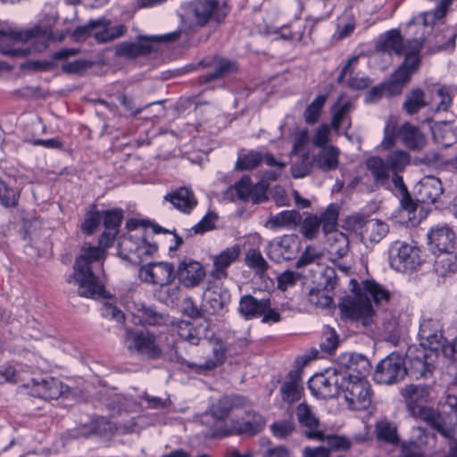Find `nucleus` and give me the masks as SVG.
<instances>
[{"label": "nucleus", "instance_id": "40", "mask_svg": "<svg viewBox=\"0 0 457 457\" xmlns=\"http://www.w3.org/2000/svg\"><path fill=\"white\" fill-rule=\"evenodd\" d=\"M137 315L140 322L148 326H166L170 323V316L159 312L153 306L140 303L137 307Z\"/></svg>", "mask_w": 457, "mask_h": 457}, {"label": "nucleus", "instance_id": "64", "mask_svg": "<svg viewBox=\"0 0 457 457\" xmlns=\"http://www.w3.org/2000/svg\"><path fill=\"white\" fill-rule=\"evenodd\" d=\"M0 201L5 207H14L18 204L17 192L14 189L6 187L5 184L2 182Z\"/></svg>", "mask_w": 457, "mask_h": 457}, {"label": "nucleus", "instance_id": "14", "mask_svg": "<svg viewBox=\"0 0 457 457\" xmlns=\"http://www.w3.org/2000/svg\"><path fill=\"white\" fill-rule=\"evenodd\" d=\"M110 21L104 18L91 20L84 26L78 27L73 35L77 39H82L90 36L94 29L100 28L102 29L94 34L96 40L99 43H106L124 35L127 30L124 25L110 27Z\"/></svg>", "mask_w": 457, "mask_h": 457}, {"label": "nucleus", "instance_id": "6", "mask_svg": "<svg viewBox=\"0 0 457 457\" xmlns=\"http://www.w3.org/2000/svg\"><path fill=\"white\" fill-rule=\"evenodd\" d=\"M228 12L220 0H194L187 8V18L195 25L204 27L209 22L220 24Z\"/></svg>", "mask_w": 457, "mask_h": 457}, {"label": "nucleus", "instance_id": "13", "mask_svg": "<svg viewBox=\"0 0 457 457\" xmlns=\"http://www.w3.org/2000/svg\"><path fill=\"white\" fill-rule=\"evenodd\" d=\"M348 222L353 229L359 231L364 244H378L389 232V226L385 221L378 219H367L361 214L351 216Z\"/></svg>", "mask_w": 457, "mask_h": 457}, {"label": "nucleus", "instance_id": "34", "mask_svg": "<svg viewBox=\"0 0 457 457\" xmlns=\"http://www.w3.org/2000/svg\"><path fill=\"white\" fill-rule=\"evenodd\" d=\"M403 144L411 150H420L426 145V138L418 127L409 122L403 124L397 131Z\"/></svg>", "mask_w": 457, "mask_h": 457}, {"label": "nucleus", "instance_id": "62", "mask_svg": "<svg viewBox=\"0 0 457 457\" xmlns=\"http://www.w3.org/2000/svg\"><path fill=\"white\" fill-rule=\"evenodd\" d=\"M218 216L214 212H209L192 229L195 234H204L214 228Z\"/></svg>", "mask_w": 457, "mask_h": 457}, {"label": "nucleus", "instance_id": "56", "mask_svg": "<svg viewBox=\"0 0 457 457\" xmlns=\"http://www.w3.org/2000/svg\"><path fill=\"white\" fill-rule=\"evenodd\" d=\"M273 436L278 439H286L295 430V425L292 420H277L270 425Z\"/></svg>", "mask_w": 457, "mask_h": 457}, {"label": "nucleus", "instance_id": "17", "mask_svg": "<svg viewBox=\"0 0 457 457\" xmlns=\"http://www.w3.org/2000/svg\"><path fill=\"white\" fill-rule=\"evenodd\" d=\"M300 245L296 235H285L269 243L267 254L271 261L279 263L293 259L298 253Z\"/></svg>", "mask_w": 457, "mask_h": 457}, {"label": "nucleus", "instance_id": "52", "mask_svg": "<svg viewBox=\"0 0 457 457\" xmlns=\"http://www.w3.org/2000/svg\"><path fill=\"white\" fill-rule=\"evenodd\" d=\"M324 288H312L308 294V302L320 308L329 307L333 303V297Z\"/></svg>", "mask_w": 457, "mask_h": 457}, {"label": "nucleus", "instance_id": "28", "mask_svg": "<svg viewBox=\"0 0 457 457\" xmlns=\"http://www.w3.org/2000/svg\"><path fill=\"white\" fill-rule=\"evenodd\" d=\"M327 376L320 378V390L325 398H332L340 395L341 382L345 379L346 370L342 369H330L327 370Z\"/></svg>", "mask_w": 457, "mask_h": 457}, {"label": "nucleus", "instance_id": "51", "mask_svg": "<svg viewBox=\"0 0 457 457\" xmlns=\"http://www.w3.org/2000/svg\"><path fill=\"white\" fill-rule=\"evenodd\" d=\"M205 307L209 308L211 314L220 312L227 304L226 294H220L217 291H209L204 297Z\"/></svg>", "mask_w": 457, "mask_h": 457}, {"label": "nucleus", "instance_id": "19", "mask_svg": "<svg viewBox=\"0 0 457 457\" xmlns=\"http://www.w3.org/2000/svg\"><path fill=\"white\" fill-rule=\"evenodd\" d=\"M428 240L433 251H451L456 244V234L445 224L436 225L428 233Z\"/></svg>", "mask_w": 457, "mask_h": 457}, {"label": "nucleus", "instance_id": "1", "mask_svg": "<svg viewBox=\"0 0 457 457\" xmlns=\"http://www.w3.org/2000/svg\"><path fill=\"white\" fill-rule=\"evenodd\" d=\"M122 213L120 211H107L104 217V231L101 235L97 246H83L81 253L77 257L73 269L74 272L68 282L78 285V294L82 297L97 298L103 295L104 287L97 276L96 268L102 267L105 250L115 239L121 224Z\"/></svg>", "mask_w": 457, "mask_h": 457}, {"label": "nucleus", "instance_id": "8", "mask_svg": "<svg viewBox=\"0 0 457 457\" xmlns=\"http://www.w3.org/2000/svg\"><path fill=\"white\" fill-rule=\"evenodd\" d=\"M337 219L338 207L332 204L320 216L310 214L302 219L300 231L304 238L312 240L318 237L320 227L325 235L337 228Z\"/></svg>", "mask_w": 457, "mask_h": 457}, {"label": "nucleus", "instance_id": "45", "mask_svg": "<svg viewBox=\"0 0 457 457\" xmlns=\"http://www.w3.org/2000/svg\"><path fill=\"white\" fill-rule=\"evenodd\" d=\"M427 105L424 92L420 88H413L406 94L403 109L407 114L413 115Z\"/></svg>", "mask_w": 457, "mask_h": 457}, {"label": "nucleus", "instance_id": "41", "mask_svg": "<svg viewBox=\"0 0 457 457\" xmlns=\"http://www.w3.org/2000/svg\"><path fill=\"white\" fill-rule=\"evenodd\" d=\"M353 109V104L350 100L343 101L339 97L331 108L332 120L331 128L335 131H338L342 123L347 120V129L351 127V120L348 116L349 112Z\"/></svg>", "mask_w": 457, "mask_h": 457}, {"label": "nucleus", "instance_id": "18", "mask_svg": "<svg viewBox=\"0 0 457 457\" xmlns=\"http://www.w3.org/2000/svg\"><path fill=\"white\" fill-rule=\"evenodd\" d=\"M264 162L270 167H276L283 170L287 163L275 159V157L268 152H260L252 150L247 154L238 155L236 162L237 170H248L255 169L260 163Z\"/></svg>", "mask_w": 457, "mask_h": 457}, {"label": "nucleus", "instance_id": "49", "mask_svg": "<svg viewBox=\"0 0 457 457\" xmlns=\"http://www.w3.org/2000/svg\"><path fill=\"white\" fill-rule=\"evenodd\" d=\"M328 95H318L313 101L306 107L303 118L307 124H315L321 114L322 109L327 102Z\"/></svg>", "mask_w": 457, "mask_h": 457}, {"label": "nucleus", "instance_id": "24", "mask_svg": "<svg viewBox=\"0 0 457 457\" xmlns=\"http://www.w3.org/2000/svg\"><path fill=\"white\" fill-rule=\"evenodd\" d=\"M175 273L179 281L187 287L197 286L205 276L202 264L193 260L181 262Z\"/></svg>", "mask_w": 457, "mask_h": 457}, {"label": "nucleus", "instance_id": "58", "mask_svg": "<svg viewBox=\"0 0 457 457\" xmlns=\"http://www.w3.org/2000/svg\"><path fill=\"white\" fill-rule=\"evenodd\" d=\"M321 257L322 253L320 251H319L314 246L309 245L305 248L301 257L295 262V267L297 269L305 267L307 265L319 262L321 259Z\"/></svg>", "mask_w": 457, "mask_h": 457}, {"label": "nucleus", "instance_id": "31", "mask_svg": "<svg viewBox=\"0 0 457 457\" xmlns=\"http://www.w3.org/2000/svg\"><path fill=\"white\" fill-rule=\"evenodd\" d=\"M240 254V248L237 245L228 247L223 250L220 254L213 257L214 269L212 271V276L216 279H222L227 278V268L237 261Z\"/></svg>", "mask_w": 457, "mask_h": 457}, {"label": "nucleus", "instance_id": "20", "mask_svg": "<svg viewBox=\"0 0 457 457\" xmlns=\"http://www.w3.org/2000/svg\"><path fill=\"white\" fill-rule=\"evenodd\" d=\"M438 413L444 426V436L453 438L457 427V396L448 395L439 403Z\"/></svg>", "mask_w": 457, "mask_h": 457}, {"label": "nucleus", "instance_id": "60", "mask_svg": "<svg viewBox=\"0 0 457 457\" xmlns=\"http://www.w3.org/2000/svg\"><path fill=\"white\" fill-rule=\"evenodd\" d=\"M103 216L100 212L92 210L86 214L85 220L81 225L84 233L91 235L101 223Z\"/></svg>", "mask_w": 457, "mask_h": 457}, {"label": "nucleus", "instance_id": "3", "mask_svg": "<svg viewBox=\"0 0 457 457\" xmlns=\"http://www.w3.org/2000/svg\"><path fill=\"white\" fill-rule=\"evenodd\" d=\"M363 294L347 297L339 303V309L345 318L351 320L357 328L371 330L375 324V311L370 303L372 298L376 305L383 306L390 299V292L375 280L363 281Z\"/></svg>", "mask_w": 457, "mask_h": 457}, {"label": "nucleus", "instance_id": "5", "mask_svg": "<svg viewBox=\"0 0 457 457\" xmlns=\"http://www.w3.org/2000/svg\"><path fill=\"white\" fill-rule=\"evenodd\" d=\"M417 27L420 30V35L415 36L408 39V47L403 53L404 61L401 66L391 75V77L400 85L403 89L405 85L410 81L411 77L418 71L420 64V52L426 41L425 29H428L427 18H422L421 24L409 23V28Z\"/></svg>", "mask_w": 457, "mask_h": 457}, {"label": "nucleus", "instance_id": "25", "mask_svg": "<svg viewBox=\"0 0 457 457\" xmlns=\"http://www.w3.org/2000/svg\"><path fill=\"white\" fill-rule=\"evenodd\" d=\"M417 188V200L423 204L436 203L444 193L441 180L434 176L424 177Z\"/></svg>", "mask_w": 457, "mask_h": 457}, {"label": "nucleus", "instance_id": "54", "mask_svg": "<svg viewBox=\"0 0 457 457\" xmlns=\"http://www.w3.org/2000/svg\"><path fill=\"white\" fill-rule=\"evenodd\" d=\"M245 263L251 269L255 270L257 272H265L269 265L262 257L261 252L255 249H250L245 255Z\"/></svg>", "mask_w": 457, "mask_h": 457}, {"label": "nucleus", "instance_id": "42", "mask_svg": "<svg viewBox=\"0 0 457 457\" xmlns=\"http://www.w3.org/2000/svg\"><path fill=\"white\" fill-rule=\"evenodd\" d=\"M411 414L413 418L426 422L430 428L436 430L444 436V426L440 420L438 411L428 406L415 407V409L411 411Z\"/></svg>", "mask_w": 457, "mask_h": 457}, {"label": "nucleus", "instance_id": "10", "mask_svg": "<svg viewBox=\"0 0 457 457\" xmlns=\"http://www.w3.org/2000/svg\"><path fill=\"white\" fill-rule=\"evenodd\" d=\"M433 351L425 348L423 344L410 347L406 353L409 362L407 374L416 379L430 378L435 370L436 354Z\"/></svg>", "mask_w": 457, "mask_h": 457}, {"label": "nucleus", "instance_id": "46", "mask_svg": "<svg viewBox=\"0 0 457 457\" xmlns=\"http://www.w3.org/2000/svg\"><path fill=\"white\" fill-rule=\"evenodd\" d=\"M376 435L378 440L393 445H397L400 440L397 434V428L387 420L377 422Z\"/></svg>", "mask_w": 457, "mask_h": 457}, {"label": "nucleus", "instance_id": "47", "mask_svg": "<svg viewBox=\"0 0 457 457\" xmlns=\"http://www.w3.org/2000/svg\"><path fill=\"white\" fill-rule=\"evenodd\" d=\"M386 162L389 167V170L393 174L400 173L410 164V154L403 150L391 151L386 157Z\"/></svg>", "mask_w": 457, "mask_h": 457}, {"label": "nucleus", "instance_id": "57", "mask_svg": "<svg viewBox=\"0 0 457 457\" xmlns=\"http://www.w3.org/2000/svg\"><path fill=\"white\" fill-rule=\"evenodd\" d=\"M313 160L312 161L308 154H304L301 159L291 166V174L295 179H301L309 175L312 170Z\"/></svg>", "mask_w": 457, "mask_h": 457}, {"label": "nucleus", "instance_id": "33", "mask_svg": "<svg viewBox=\"0 0 457 457\" xmlns=\"http://www.w3.org/2000/svg\"><path fill=\"white\" fill-rule=\"evenodd\" d=\"M403 395L411 412L415 407H422L430 401V387L426 385H409L404 387Z\"/></svg>", "mask_w": 457, "mask_h": 457}, {"label": "nucleus", "instance_id": "32", "mask_svg": "<svg viewBox=\"0 0 457 457\" xmlns=\"http://www.w3.org/2000/svg\"><path fill=\"white\" fill-rule=\"evenodd\" d=\"M80 52L78 48H62L53 54L50 60L43 61H27L22 67L31 69L37 71H49L57 67L56 61L66 60L71 56L79 54Z\"/></svg>", "mask_w": 457, "mask_h": 457}, {"label": "nucleus", "instance_id": "61", "mask_svg": "<svg viewBox=\"0 0 457 457\" xmlns=\"http://www.w3.org/2000/svg\"><path fill=\"white\" fill-rule=\"evenodd\" d=\"M383 329L390 337H396L400 332L401 325L398 316L393 313L386 314L383 318Z\"/></svg>", "mask_w": 457, "mask_h": 457}, {"label": "nucleus", "instance_id": "44", "mask_svg": "<svg viewBox=\"0 0 457 457\" xmlns=\"http://www.w3.org/2000/svg\"><path fill=\"white\" fill-rule=\"evenodd\" d=\"M435 271L441 277L457 271V254L451 251L440 252L434 264Z\"/></svg>", "mask_w": 457, "mask_h": 457}, {"label": "nucleus", "instance_id": "11", "mask_svg": "<svg viewBox=\"0 0 457 457\" xmlns=\"http://www.w3.org/2000/svg\"><path fill=\"white\" fill-rule=\"evenodd\" d=\"M180 31H173L164 35L153 36L143 38L136 43L122 42L116 46L117 56L126 58H137L154 51L153 43H172L179 39Z\"/></svg>", "mask_w": 457, "mask_h": 457}, {"label": "nucleus", "instance_id": "38", "mask_svg": "<svg viewBox=\"0 0 457 457\" xmlns=\"http://www.w3.org/2000/svg\"><path fill=\"white\" fill-rule=\"evenodd\" d=\"M365 165L377 186L389 184L390 170L385 159L379 156H371L366 160Z\"/></svg>", "mask_w": 457, "mask_h": 457}, {"label": "nucleus", "instance_id": "27", "mask_svg": "<svg viewBox=\"0 0 457 457\" xmlns=\"http://www.w3.org/2000/svg\"><path fill=\"white\" fill-rule=\"evenodd\" d=\"M301 376L302 370L300 369L291 370L287 374L279 389L281 398L285 403L291 404L300 400L303 391Z\"/></svg>", "mask_w": 457, "mask_h": 457}, {"label": "nucleus", "instance_id": "2", "mask_svg": "<svg viewBox=\"0 0 457 457\" xmlns=\"http://www.w3.org/2000/svg\"><path fill=\"white\" fill-rule=\"evenodd\" d=\"M248 400L240 395H225L210 407L211 416L213 419V424L211 427L210 437H225L231 435H254L260 432L264 424V419L258 413L247 412L246 420H230L228 417L236 410L248 405Z\"/></svg>", "mask_w": 457, "mask_h": 457}, {"label": "nucleus", "instance_id": "55", "mask_svg": "<svg viewBox=\"0 0 457 457\" xmlns=\"http://www.w3.org/2000/svg\"><path fill=\"white\" fill-rule=\"evenodd\" d=\"M319 441L326 442V447L328 448L332 453H338L339 451L348 450L352 445L350 440L345 436L327 435L326 433L325 437Z\"/></svg>", "mask_w": 457, "mask_h": 457}, {"label": "nucleus", "instance_id": "4", "mask_svg": "<svg viewBox=\"0 0 457 457\" xmlns=\"http://www.w3.org/2000/svg\"><path fill=\"white\" fill-rule=\"evenodd\" d=\"M345 367L348 371L341 382L340 395H343L352 409L358 411L367 409L371 403L370 385L364 378L370 369L369 360L361 353H351Z\"/></svg>", "mask_w": 457, "mask_h": 457}, {"label": "nucleus", "instance_id": "15", "mask_svg": "<svg viewBox=\"0 0 457 457\" xmlns=\"http://www.w3.org/2000/svg\"><path fill=\"white\" fill-rule=\"evenodd\" d=\"M295 412L301 434L305 438L315 441L325 437V431L312 406L301 403L295 407Z\"/></svg>", "mask_w": 457, "mask_h": 457}, {"label": "nucleus", "instance_id": "39", "mask_svg": "<svg viewBox=\"0 0 457 457\" xmlns=\"http://www.w3.org/2000/svg\"><path fill=\"white\" fill-rule=\"evenodd\" d=\"M326 237L328 245V252L331 256L341 259L347 255L350 242L345 234L338 231L337 228H335L331 232L328 233Z\"/></svg>", "mask_w": 457, "mask_h": 457}, {"label": "nucleus", "instance_id": "59", "mask_svg": "<svg viewBox=\"0 0 457 457\" xmlns=\"http://www.w3.org/2000/svg\"><path fill=\"white\" fill-rule=\"evenodd\" d=\"M253 188V187L250 177L245 175L243 176V178L237 181L231 189L236 192L238 199L246 201L249 200Z\"/></svg>", "mask_w": 457, "mask_h": 457}, {"label": "nucleus", "instance_id": "53", "mask_svg": "<svg viewBox=\"0 0 457 457\" xmlns=\"http://www.w3.org/2000/svg\"><path fill=\"white\" fill-rule=\"evenodd\" d=\"M338 343L337 332L330 327H325L320 338V349L325 353H331L337 349Z\"/></svg>", "mask_w": 457, "mask_h": 457}, {"label": "nucleus", "instance_id": "30", "mask_svg": "<svg viewBox=\"0 0 457 457\" xmlns=\"http://www.w3.org/2000/svg\"><path fill=\"white\" fill-rule=\"evenodd\" d=\"M302 222V215L296 210L282 211L275 215H270L265 227L271 230L280 228H295Z\"/></svg>", "mask_w": 457, "mask_h": 457}, {"label": "nucleus", "instance_id": "26", "mask_svg": "<svg viewBox=\"0 0 457 457\" xmlns=\"http://www.w3.org/2000/svg\"><path fill=\"white\" fill-rule=\"evenodd\" d=\"M32 395L42 399H57L63 394L62 383L52 377L32 378Z\"/></svg>", "mask_w": 457, "mask_h": 457}, {"label": "nucleus", "instance_id": "48", "mask_svg": "<svg viewBox=\"0 0 457 457\" xmlns=\"http://www.w3.org/2000/svg\"><path fill=\"white\" fill-rule=\"evenodd\" d=\"M237 71V64L234 61L220 60L213 71L204 74L201 79L204 82H210L220 78H223Z\"/></svg>", "mask_w": 457, "mask_h": 457}, {"label": "nucleus", "instance_id": "43", "mask_svg": "<svg viewBox=\"0 0 457 457\" xmlns=\"http://www.w3.org/2000/svg\"><path fill=\"white\" fill-rule=\"evenodd\" d=\"M435 140L444 147H449L457 142V126L453 122H443L433 129Z\"/></svg>", "mask_w": 457, "mask_h": 457}, {"label": "nucleus", "instance_id": "12", "mask_svg": "<svg viewBox=\"0 0 457 457\" xmlns=\"http://www.w3.org/2000/svg\"><path fill=\"white\" fill-rule=\"evenodd\" d=\"M407 374V367L400 354L391 353L376 367L373 379L378 384L393 385L400 382Z\"/></svg>", "mask_w": 457, "mask_h": 457}, {"label": "nucleus", "instance_id": "35", "mask_svg": "<svg viewBox=\"0 0 457 457\" xmlns=\"http://www.w3.org/2000/svg\"><path fill=\"white\" fill-rule=\"evenodd\" d=\"M266 307L268 298L257 299L251 295H245L239 300L238 312L245 320H252L260 318Z\"/></svg>", "mask_w": 457, "mask_h": 457}, {"label": "nucleus", "instance_id": "37", "mask_svg": "<svg viewBox=\"0 0 457 457\" xmlns=\"http://www.w3.org/2000/svg\"><path fill=\"white\" fill-rule=\"evenodd\" d=\"M402 91L403 88L400 85L390 76V79L387 81L371 87L367 92L364 101L366 104H375L385 95L387 96H399Z\"/></svg>", "mask_w": 457, "mask_h": 457}, {"label": "nucleus", "instance_id": "16", "mask_svg": "<svg viewBox=\"0 0 457 457\" xmlns=\"http://www.w3.org/2000/svg\"><path fill=\"white\" fill-rule=\"evenodd\" d=\"M138 276L145 283L164 287L174 281L176 273L172 263L160 262L142 266Z\"/></svg>", "mask_w": 457, "mask_h": 457}, {"label": "nucleus", "instance_id": "63", "mask_svg": "<svg viewBox=\"0 0 457 457\" xmlns=\"http://www.w3.org/2000/svg\"><path fill=\"white\" fill-rule=\"evenodd\" d=\"M92 62L87 60H76L74 62H65L62 65V71L66 74H82L87 71Z\"/></svg>", "mask_w": 457, "mask_h": 457}, {"label": "nucleus", "instance_id": "50", "mask_svg": "<svg viewBox=\"0 0 457 457\" xmlns=\"http://www.w3.org/2000/svg\"><path fill=\"white\" fill-rule=\"evenodd\" d=\"M176 328L180 338L192 345H198L200 344L201 338L192 323L186 320H179L177 322Z\"/></svg>", "mask_w": 457, "mask_h": 457}, {"label": "nucleus", "instance_id": "29", "mask_svg": "<svg viewBox=\"0 0 457 457\" xmlns=\"http://www.w3.org/2000/svg\"><path fill=\"white\" fill-rule=\"evenodd\" d=\"M164 200L170 202L177 210L187 214L190 213L197 205V200L194 192L186 187H179L167 194L164 196Z\"/></svg>", "mask_w": 457, "mask_h": 457}, {"label": "nucleus", "instance_id": "21", "mask_svg": "<svg viewBox=\"0 0 457 457\" xmlns=\"http://www.w3.org/2000/svg\"><path fill=\"white\" fill-rule=\"evenodd\" d=\"M226 352L227 348L225 346V344L220 340L217 339L212 345V357H208L204 362L201 363H195L190 362L187 360H185L182 357H178V361L187 365L190 370H195L198 373H202L204 371L212 370L218 366L221 365L226 359Z\"/></svg>", "mask_w": 457, "mask_h": 457}, {"label": "nucleus", "instance_id": "36", "mask_svg": "<svg viewBox=\"0 0 457 457\" xmlns=\"http://www.w3.org/2000/svg\"><path fill=\"white\" fill-rule=\"evenodd\" d=\"M339 154L337 146H324L313 156V162L324 172L335 170L339 165Z\"/></svg>", "mask_w": 457, "mask_h": 457}, {"label": "nucleus", "instance_id": "23", "mask_svg": "<svg viewBox=\"0 0 457 457\" xmlns=\"http://www.w3.org/2000/svg\"><path fill=\"white\" fill-rule=\"evenodd\" d=\"M408 47V39L403 40L397 29H391L380 35L375 44L378 52L403 55Z\"/></svg>", "mask_w": 457, "mask_h": 457}, {"label": "nucleus", "instance_id": "22", "mask_svg": "<svg viewBox=\"0 0 457 457\" xmlns=\"http://www.w3.org/2000/svg\"><path fill=\"white\" fill-rule=\"evenodd\" d=\"M419 336L423 341L422 344H428L431 350L439 349L445 341L440 321L432 318L424 319L420 322Z\"/></svg>", "mask_w": 457, "mask_h": 457}, {"label": "nucleus", "instance_id": "9", "mask_svg": "<svg viewBox=\"0 0 457 457\" xmlns=\"http://www.w3.org/2000/svg\"><path fill=\"white\" fill-rule=\"evenodd\" d=\"M419 247L395 241L389 248L390 266L400 272L413 270L422 262Z\"/></svg>", "mask_w": 457, "mask_h": 457}, {"label": "nucleus", "instance_id": "7", "mask_svg": "<svg viewBox=\"0 0 457 457\" xmlns=\"http://www.w3.org/2000/svg\"><path fill=\"white\" fill-rule=\"evenodd\" d=\"M124 338L128 344V349L131 353H136L150 360L158 359L162 354L156 335L153 332L127 328Z\"/></svg>", "mask_w": 457, "mask_h": 457}]
</instances>
